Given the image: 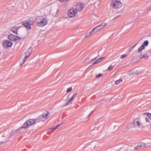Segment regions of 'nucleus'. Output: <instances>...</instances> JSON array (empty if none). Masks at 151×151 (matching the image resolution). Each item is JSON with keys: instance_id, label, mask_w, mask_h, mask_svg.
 <instances>
[{"instance_id": "nucleus-1", "label": "nucleus", "mask_w": 151, "mask_h": 151, "mask_svg": "<svg viewBox=\"0 0 151 151\" xmlns=\"http://www.w3.org/2000/svg\"><path fill=\"white\" fill-rule=\"evenodd\" d=\"M36 120L33 119H30L26 121L21 127V128H27L32 125L36 123Z\"/></svg>"}, {"instance_id": "nucleus-2", "label": "nucleus", "mask_w": 151, "mask_h": 151, "mask_svg": "<svg viewBox=\"0 0 151 151\" xmlns=\"http://www.w3.org/2000/svg\"><path fill=\"white\" fill-rule=\"evenodd\" d=\"M106 25V23L103 22L101 24L94 28L93 29V31L96 32L104 28Z\"/></svg>"}, {"instance_id": "nucleus-3", "label": "nucleus", "mask_w": 151, "mask_h": 151, "mask_svg": "<svg viewBox=\"0 0 151 151\" xmlns=\"http://www.w3.org/2000/svg\"><path fill=\"white\" fill-rule=\"evenodd\" d=\"M77 14V12L74 9H70L68 12L67 15L68 17L70 18L74 17L76 14Z\"/></svg>"}, {"instance_id": "nucleus-4", "label": "nucleus", "mask_w": 151, "mask_h": 151, "mask_svg": "<svg viewBox=\"0 0 151 151\" xmlns=\"http://www.w3.org/2000/svg\"><path fill=\"white\" fill-rule=\"evenodd\" d=\"M111 5L115 8H120L122 7V4L120 1L115 0L112 2Z\"/></svg>"}, {"instance_id": "nucleus-5", "label": "nucleus", "mask_w": 151, "mask_h": 151, "mask_svg": "<svg viewBox=\"0 0 151 151\" xmlns=\"http://www.w3.org/2000/svg\"><path fill=\"white\" fill-rule=\"evenodd\" d=\"M12 43L8 40H5L3 42L2 44L3 46L5 48L10 47H12Z\"/></svg>"}, {"instance_id": "nucleus-6", "label": "nucleus", "mask_w": 151, "mask_h": 151, "mask_svg": "<svg viewBox=\"0 0 151 151\" xmlns=\"http://www.w3.org/2000/svg\"><path fill=\"white\" fill-rule=\"evenodd\" d=\"M47 23V19H43L40 21L37 22V25L38 27H41L45 25Z\"/></svg>"}, {"instance_id": "nucleus-7", "label": "nucleus", "mask_w": 151, "mask_h": 151, "mask_svg": "<svg viewBox=\"0 0 151 151\" xmlns=\"http://www.w3.org/2000/svg\"><path fill=\"white\" fill-rule=\"evenodd\" d=\"M8 38L10 40L14 41L21 40V37L12 34H10L9 35Z\"/></svg>"}, {"instance_id": "nucleus-8", "label": "nucleus", "mask_w": 151, "mask_h": 151, "mask_svg": "<svg viewBox=\"0 0 151 151\" xmlns=\"http://www.w3.org/2000/svg\"><path fill=\"white\" fill-rule=\"evenodd\" d=\"M83 4L78 3L76 5V8L74 9L78 12V11H81L83 9Z\"/></svg>"}, {"instance_id": "nucleus-9", "label": "nucleus", "mask_w": 151, "mask_h": 151, "mask_svg": "<svg viewBox=\"0 0 151 151\" xmlns=\"http://www.w3.org/2000/svg\"><path fill=\"white\" fill-rule=\"evenodd\" d=\"M133 124L135 127H138V128H140L142 127L140 121L136 119L134 120L133 122Z\"/></svg>"}, {"instance_id": "nucleus-10", "label": "nucleus", "mask_w": 151, "mask_h": 151, "mask_svg": "<svg viewBox=\"0 0 151 151\" xmlns=\"http://www.w3.org/2000/svg\"><path fill=\"white\" fill-rule=\"evenodd\" d=\"M22 24L27 29H31L30 25L27 21H25L22 22Z\"/></svg>"}, {"instance_id": "nucleus-11", "label": "nucleus", "mask_w": 151, "mask_h": 151, "mask_svg": "<svg viewBox=\"0 0 151 151\" xmlns=\"http://www.w3.org/2000/svg\"><path fill=\"white\" fill-rule=\"evenodd\" d=\"M32 51V49L30 47L25 52V55L29 57L31 54Z\"/></svg>"}, {"instance_id": "nucleus-12", "label": "nucleus", "mask_w": 151, "mask_h": 151, "mask_svg": "<svg viewBox=\"0 0 151 151\" xmlns=\"http://www.w3.org/2000/svg\"><path fill=\"white\" fill-rule=\"evenodd\" d=\"M18 28H17V27H14L11 29V31L13 33L17 34H18Z\"/></svg>"}, {"instance_id": "nucleus-13", "label": "nucleus", "mask_w": 151, "mask_h": 151, "mask_svg": "<svg viewBox=\"0 0 151 151\" xmlns=\"http://www.w3.org/2000/svg\"><path fill=\"white\" fill-rule=\"evenodd\" d=\"M28 57L27 56L25 55L24 58L21 61H20V63L21 66H22L25 62V60H27V58Z\"/></svg>"}, {"instance_id": "nucleus-14", "label": "nucleus", "mask_w": 151, "mask_h": 151, "mask_svg": "<svg viewBox=\"0 0 151 151\" xmlns=\"http://www.w3.org/2000/svg\"><path fill=\"white\" fill-rule=\"evenodd\" d=\"M27 22L28 23H29V24L30 25H32L34 23V20L33 19H27Z\"/></svg>"}, {"instance_id": "nucleus-15", "label": "nucleus", "mask_w": 151, "mask_h": 151, "mask_svg": "<svg viewBox=\"0 0 151 151\" xmlns=\"http://www.w3.org/2000/svg\"><path fill=\"white\" fill-rule=\"evenodd\" d=\"M139 73V71L137 70V71L136 70H134V71H130L129 72V74H135L136 75H138Z\"/></svg>"}, {"instance_id": "nucleus-16", "label": "nucleus", "mask_w": 151, "mask_h": 151, "mask_svg": "<svg viewBox=\"0 0 151 151\" xmlns=\"http://www.w3.org/2000/svg\"><path fill=\"white\" fill-rule=\"evenodd\" d=\"M145 47L144 45H142L140 47L138 48V52L140 53V52L142 51V50L144 49Z\"/></svg>"}, {"instance_id": "nucleus-17", "label": "nucleus", "mask_w": 151, "mask_h": 151, "mask_svg": "<svg viewBox=\"0 0 151 151\" xmlns=\"http://www.w3.org/2000/svg\"><path fill=\"white\" fill-rule=\"evenodd\" d=\"M149 57V55L147 54H145L144 55H141V57L140 58V59H141L143 58L147 59Z\"/></svg>"}, {"instance_id": "nucleus-18", "label": "nucleus", "mask_w": 151, "mask_h": 151, "mask_svg": "<svg viewBox=\"0 0 151 151\" xmlns=\"http://www.w3.org/2000/svg\"><path fill=\"white\" fill-rule=\"evenodd\" d=\"M48 114V112L45 111L44 113L42 115V117L45 119H47V116Z\"/></svg>"}, {"instance_id": "nucleus-19", "label": "nucleus", "mask_w": 151, "mask_h": 151, "mask_svg": "<svg viewBox=\"0 0 151 151\" xmlns=\"http://www.w3.org/2000/svg\"><path fill=\"white\" fill-rule=\"evenodd\" d=\"M138 147H141L142 146H143V147H144V146H145V144L144 143H143V142H140V143H139L138 144Z\"/></svg>"}, {"instance_id": "nucleus-20", "label": "nucleus", "mask_w": 151, "mask_h": 151, "mask_svg": "<svg viewBox=\"0 0 151 151\" xmlns=\"http://www.w3.org/2000/svg\"><path fill=\"white\" fill-rule=\"evenodd\" d=\"M74 98L75 97L73 96L69 100L68 102L65 104V106L67 105L70 102L72 101Z\"/></svg>"}, {"instance_id": "nucleus-21", "label": "nucleus", "mask_w": 151, "mask_h": 151, "mask_svg": "<svg viewBox=\"0 0 151 151\" xmlns=\"http://www.w3.org/2000/svg\"><path fill=\"white\" fill-rule=\"evenodd\" d=\"M122 80L121 78H120L119 80H116L115 82V84L116 85L118 84Z\"/></svg>"}, {"instance_id": "nucleus-22", "label": "nucleus", "mask_w": 151, "mask_h": 151, "mask_svg": "<svg viewBox=\"0 0 151 151\" xmlns=\"http://www.w3.org/2000/svg\"><path fill=\"white\" fill-rule=\"evenodd\" d=\"M61 124L58 125H57L55 127L50 128V129L51 130H53V131L55 129H56L58 127H59Z\"/></svg>"}, {"instance_id": "nucleus-23", "label": "nucleus", "mask_w": 151, "mask_h": 151, "mask_svg": "<svg viewBox=\"0 0 151 151\" xmlns=\"http://www.w3.org/2000/svg\"><path fill=\"white\" fill-rule=\"evenodd\" d=\"M93 32H94L93 31V30H92L91 32H90L89 33L86 34V37H89L91 35V34L92 33H93Z\"/></svg>"}, {"instance_id": "nucleus-24", "label": "nucleus", "mask_w": 151, "mask_h": 151, "mask_svg": "<svg viewBox=\"0 0 151 151\" xmlns=\"http://www.w3.org/2000/svg\"><path fill=\"white\" fill-rule=\"evenodd\" d=\"M100 59H99V58L98 59H97V60H96L94 62L92 63V65H94V64H96L97 63H98L100 62L101 61H100Z\"/></svg>"}, {"instance_id": "nucleus-25", "label": "nucleus", "mask_w": 151, "mask_h": 151, "mask_svg": "<svg viewBox=\"0 0 151 151\" xmlns=\"http://www.w3.org/2000/svg\"><path fill=\"white\" fill-rule=\"evenodd\" d=\"M113 67L114 66H112L111 65L108 68L107 70L108 71H110L113 69Z\"/></svg>"}, {"instance_id": "nucleus-26", "label": "nucleus", "mask_w": 151, "mask_h": 151, "mask_svg": "<svg viewBox=\"0 0 151 151\" xmlns=\"http://www.w3.org/2000/svg\"><path fill=\"white\" fill-rule=\"evenodd\" d=\"M148 40H146L145 41L143 45H144V46H147L148 45Z\"/></svg>"}, {"instance_id": "nucleus-27", "label": "nucleus", "mask_w": 151, "mask_h": 151, "mask_svg": "<svg viewBox=\"0 0 151 151\" xmlns=\"http://www.w3.org/2000/svg\"><path fill=\"white\" fill-rule=\"evenodd\" d=\"M72 90V88L71 87L68 88L67 90V92L68 93L69 92L71 91Z\"/></svg>"}, {"instance_id": "nucleus-28", "label": "nucleus", "mask_w": 151, "mask_h": 151, "mask_svg": "<svg viewBox=\"0 0 151 151\" xmlns=\"http://www.w3.org/2000/svg\"><path fill=\"white\" fill-rule=\"evenodd\" d=\"M147 116L151 120V114L150 113H147Z\"/></svg>"}, {"instance_id": "nucleus-29", "label": "nucleus", "mask_w": 151, "mask_h": 151, "mask_svg": "<svg viewBox=\"0 0 151 151\" xmlns=\"http://www.w3.org/2000/svg\"><path fill=\"white\" fill-rule=\"evenodd\" d=\"M145 119L146 120V121L147 122H148L149 123H150V121L149 120L150 119L148 117H146L145 118Z\"/></svg>"}, {"instance_id": "nucleus-30", "label": "nucleus", "mask_w": 151, "mask_h": 151, "mask_svg": "<svg viewBox=\"0 0 151 151\" xmlns=\"http://www.w3.org/2000/svg\"><path fill=\"white\" fill-rule=\"evenodd\" d=\"M127 56V55L125 54L122 55L121 56V58L123 59L125 58Z\"/></svg>"}, {"instance_id": "nucleus-31", "label": "nucleus", "mask_w": 151, "mask_h": 151, "mask_svg": "<svg viewBox=\"0 0 151 151\" xmlns=\"http://www.w3.org/2000/svg\"><path fill=\"white\" fill-rule=\"evenodd\" d=\"M102 75V74H99L98 75H97L96 76V77L97 78H99Z\"/></svg>"}, {"instance_id": "nucleus-32", "label": "nucleus", "mask_w": 151, "mask_h": 151, "mask_svg": "<svg viewBox=\"0 0 151 151\" xmlns=\"http://www.w3.org/2000/svg\"><path fill=\"white\" fill-rule=\"evenodd\" d=\"M59 1L60 2H65L67 1L66 0H59Z\"/></svg>"}, {"instance_id": "nucleus-33", "label": "nucleus", "mask_w": 151, "mask_h": 151, "mask_svg": "<svg viewBox=\"0 0 151 151\" xmlns=\"http://www.w3.org/2000/svg\"><path fill=\"white\" fill-rule=\"evenodd\" d=\"M104 57H102V58H99V59H100V61H101L102 60H103V59H104Z\"/></svg>"}, {"instance_id": "nucleus-34", "label": "nucleus", "mask_w": 151, "mask_h": 151, "mask_svg": "<svg viewBox=\"0 0 151 151\" xmlns=\"http://www.w3.org/2000/svg\"><path fill=\"white\" fill-rule=\"evenodd\" d=\"M77 93H75L74 94L73 96L75 97L77 95Z\"/></svg>"}, {"instance_id": "nucleus-35", "label": "nucleus", "mask_w": 151, "mask_h": 151, "mask_svg": "<svg viewBox=\"0 0 151 151\" xmlns=\"http://www.w3.org/2000/svg\"><path fill=\"white\" fill-rule=\"evenodd\" d=\"M134 148L135 149H137L138 148V146H135L134 147Z\"/></svg>"}, {"instance_id": "nucleus-36", "label": "nucleus", "mask_w": 151, "mask_h": 151, "mask_svg": "<svg viewBox=\"0 0 151 151\" xmlns=\"http://www.w3.org/2000/svg\"><path fill=\"white\" fill-rule=\"evenodd\" d=\"M3 143V142H0V145L2 144Z\"/></svg>"}, {"instance_id": "nucleus-37", "label": "nucleus", "mask_w": 151, "mask_h": 151, "mask_svg": "<svg viewBox=\"0 0 151 151\" xmlns=\"http://www.w3.org/2000/svg\"><path fill=\"white\" fill-rule=\"evenodd\" d=\"M96 58H93V59L91 60H93L95 59Z\"/></svg>"}, {"instance_id": "nucleus-38", "label": "nucleus", "mask_w": 151, "mask_h": 151, "mask_svg": "<svg viewBox=\"0 0 151 151\" xmlns=\"http://www.w3.org/2000/svg\"><path fill=\"white\" fill-rule=\"evenodd\" d=\"M116 127V126H115L114 127V128H115Z\"/></svg>"}, {"instance_id": "nucleus-39", "label": "nucleus", "mask_w": 151, "mask_h": 151, "mask_svg": "<svg viewBox=\"0 0 151 151\" xmlns=\"http://www.w3.org/2000/svg\"><path fill=\"white\" fill-rule=\"evenodd\" d=\"M91 114V113H90V114H89V115H90Z\"/></svg>"}]
</instances>
